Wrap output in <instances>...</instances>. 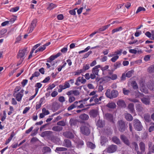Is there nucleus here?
<instances>
[{
  "label": "nucleus",
  "instance_id": "1",
  "mask_svg": "<svg viewBox=\"0 0 154 154\" xmlns=\"http://www.w3.org/2000/svg\"><path fill=\"white\" fill-rule=\"evenodd\" d=\"M89 125L88 123H84L80 127L81 132L83 134L88 135L90 133Z\"/></svg>",
  "mask_w": 154,
  "mask_h": 154
},
{
  "label": "nucleus",
  "instance_id": "2",
  "mask_svg": "<svg viewBox=\"0 0 154 154\" xmlns=\"http://www.w3.org/2000/svg\"><path fill=\"white\" fill-rule=\"evenodd\" d=\"M85 107L83 104H79L77 101H75L73 104L69 106L67 108L68 111L71 110L74 108H77V109H81Z\"/></svg>",
  "mask_w": 154,
  "mask_h": 154
},
{
  "label": "nucleus",
  "instance_id": "3",
  "mask_svg": "<svg viewBox=\"0 0 154 154\" xmlns=\"http://www.w3.org/2000/svg\"><path fill=\"white\" fill-rule=\"evenodd\" d=\"M26 48L19 50L17 56L18 59H20L21 63L23 61L25 57V54L27 53Z\"/></svg>",
  "mask_w": 154,
  "mask_h": 154
},
{
  "label": "nucleus",
  "instance_id": "4",
  "mask_svg": "<svg viewBox=\"0 0 154 154\" xmlns=\"http://www.w3.org/2000/svg\"><path fill=\"white\" fill-rule=\"evenodd\" d=\"M118 128L119 130L121 132L125 131L126 127L124 122L122 120H119L118 122Z\"/></svg>",
  "mask_w": 154,
  "mask_h": 154
},
{
  "label": "nucleus",
  "instance_id": "5",
  "mask_svg": "<svg viewBox=\"0 0 154 154\" xmlns=\"http://www.w3.org/2000/svg\"><path fill=\"white\" fill-rule=\"evenodd\" d=\"M134 126L136 130L138 131L142 130L143 126L140 122L138 119H135L134 120Z\"/></svg>",
  "mask_w": 154,
  "mask_h": 154
},
{
  "label": "nucleus",
  "instance_id": "6",
  "mask_svg": "<svg viewBox=\"0 0 154 154\" xmlns=\"http://www.w3.org/2000/svg\"><path fill=\"white\" fill-rule=\"evenodd\" d=\"M98 95H95L91 97L89 100V102L90 103H92L93 101H94L95 103L90 104H88V106H94L96 104H98Z\"/></svg>",
  "mask_w": 154,
  "mask_h": 154
},
{
  "label": "nucleus",
  "instance_id": "7",
  "mask_svg": "<svg viewBox=\"0 0 154 154\" xmlns=\"http://www.w3.org/2000/svg\"><path fill=\"white\" fill-rule=\"evenodd\" d=\"M117 149L116 146L112 145L107 149V151L108 153H113L116 151Z\"/></svg>",
  "mask_w": 154,
  "mask_h": 154
},
{
  "label": "nucleus",
  "instance_id": "8",
  "mask_svg": "<svg viewBox=\"0 0 154 154\" xmlns=\"http://www.w3.org/2000/svg\"><path fill=\"white\" fill-rule=\"evenodd\" d=\"M63 134L65 137L70 139H72L74 137L73 134L70 131L65 132L63 133Z\"/></svg>",
  "mask_w": 154,
  "mask_h": 154
},
{
  "label": "nucleus",
  "instance_id": "9",
  "mask_svg": "<svg viewBox=\"0 0 154 154\" xmlns=\"http://www.w3.org/2000/svg\"><path fill=\"white\" fill-rule=\"evenodd\" d=\"M63 145L67 147H72L71 141L68 139H65L63 142Z\"/></svg>",
  "mask_w": 154,
  "mask_h": 154
},
{
  "label": "nucleus",
  "instance_id": "10",
  "mask_svg": "<svg viewBox=\"0 0 154 154\" xmlns=\"http://www.w3.org/2000/svg\"><path fill=\"white\" fill-rule=\"evenodd\" d=\"M100 67V65H98L94 66L92 69V73H94L96 75H98V72L99 71V70L98 69Z\"/></svg>",
  "mask_w": 154,
  "mask_h": 154
},
{
  "label": "nucleus",
  "instance_id": "11",
  "mask_svg": "<svg viewBox=\"0 0 154 154\" xmlns=\"http://www.w3.org/2000/svg\"><path fill=\"white\" fill-rule=\"evenodd\" d=\"M117 105L119 106L125 108L126 107V105L125 101L122 100H119L117 103Z\"/></svg>",
  "mask_w": 154,
  "mask_h": 154
},
{
  "label": "nucleus",
  "instance_id": "12",
  "mask_svg": "<svg viewBox=\"0 0 154 154\" xmlns=\"http://www.w3.org/2000/svg\"><path fill=\"white\" fill-rule=\"evenodd\" d=\"M53 133V132L51 131H46L42 132L41 134L42 137H44L50 136Z\"/></svg>",
  "mask_w": 154,
  "mask_h": 154
},
{
  "label": "nucleus",
  "instance_id": "13",
  "mask_svg": "<svg viewBox=\"0 0 154 154\" xmlns=\"http://www.w3.org/2000/svg\"><path fill=\"white\" fill-rule=\"evenodd\" d=\"M121 139L126 145H129L130 143L127 138L124 135H121L120 137Z\"/></svg>",
  "mask_w": 154,
  "mask_h": 154
},
{
  "label": "nucleus",
  "instance_id": "14",
  "mask_svg": "<svg viewBox=\"0 0 154 154\" xmlns=\"http://www.w3.org/2000/svg\"><path fill=\"white\" fill-rule=\"evenodd\" d=\"M52 130L55 131L59 132L62 130L63 127L59 126H55L53 127Z\"/></svg>",
  "mask_w": 154,
  "mask_h": 154
},
{
  "label": "nucleus",
  "instance_id": "15",
  "mask_svg": "<svg viewBox=\"0 0 154 154\" xmlns=\"http://www.w3.org/2000/svg\"><path fill=\"white\" fill-rule=\"evenodd\" d=\"M140 149L142 152H144L145 151V145L144 143L141 142L139 144Z\"/></svg>",
  "mask_w": 154,
  "mask_h": 154
},
{
  "label": "nucleus",
  "instance_id": "16",
  "mask_svg": "<svg viewBox=\"0 0 154 154\" xmlns=\"http://www.w3.org/2000/svg\"><path fill=\"white\" fill-rule=\"evenodd\" d=\"M118 91L115 90H113L111 91V99L117 97L118 95Z\"/></svg>",
  "mask_w": 154,
  "mask_h": 154
},
{
  "label": "nucleus",
  "instance_id": "17",
  "mask_svg": "<svg viewBox=\"0 0 154 154\" xmlns=\"http://www.w3.org/2000/svg\"><path fill=\"white\" fill-rule=\"evenodd\" d=\"M15 135L14 132L13 131L11 133L10 136V137L6 140L5 143V145H7L8 144L10 141L11 140L13 137Z\"/></svg>",
  "mask_w": 154,
  "mask_h": 154
},
{
  "label": "nucleus",
  "instance_id": "18",
  "mask_svg": "<svg viewBox=\"0 0 154 154\" xmlns=\"http://www.w3.org/2000/svg\"><path fill=\"white\" fill-rule=\"evenodd\" d=\"M142 102L146 105L149 104L150 103V99L149 97H143L141 99Z\"/></svg>",
  "mask_w": 154,
  "mask_h": 154
},
{
  "label": "nucleus",
  "instance_id": "19",
  "mask_svg": "<svg viewBox=\"0 0 154 154\" xmlns=\"http://www.w3.org/2000/svg\"><path fill=\"white\" fill-rule=\"evenodd\" d=\"M104 117L105 119L110 121H112L113 120V116L112 114L109 113L105 114Z\"/></svg>",
  "mask_w": 154,
  "mask_h": 154
},
{
  "label": "nucleus",
  "instance_id": "20",
  "mask_svg": "<svg viewBox=\"0 0 154 154\" xmlns=\"http://www.w3.org/2000/svg\"><path fill=\"white\" fill-rule=\"evenodd\" d=\"M106 106L111 109H114L116 106V104L113 102H109L106 105Z\"/></svg>",
  "mask_w": 154,
  "mask_h": 154
},
{
  "label": "nucleus",
  "instance_id": "21",
  "mask_svg": "<svg viewBox=\"0 0 154 154\" xmlns=\"http://www.w3.org/2000/svg\"><path fill=\"white\" fill-rule=\"evenodd\" d=\"M79 118L83 120H87L88 119L89 116L88 115L85 114L81 115L79 117Z\"/></svg>",
  "mask_w": 154,
  "mask_h": 154
},
{
  "label": "nucleus",
  "instance_id": "22",
  "mask_svg": "<svg viewBox=\"0 0 154 154\" xmlns=\"http://www.w3.org/2000/svg\"><path fill=\"white\" fill-rule=\"evenodd\" d=\"M134 104L132 103H129L128 106V109L131 112H133L134 111Z\"/></svg>",
  "mask_w": 154,
  "mask_h": 154
},
{
  "label": "nucleus",
  "instance_id": "23",
  "mask_svg": "<svg viewBox=\"0 0 154 154\" xmlns=\"http://www.w3.org/2000/svg\"><path fill=\"white\" fill-rule=\"evenodd\" d=\"M36 22L37 21L35 20H34L32 21L31 25L33 26V27L31 28L30 30H29V33L31 32L35 27Z\"/></svg>",
  "mask_w": 154,
  "mask_h": 154
},
{
  "label": "nucleus",
  "instance_id": "24",
  "mask_svg": "<svg viewBox=\"0 0 154 154\" xmlns=\"http://www.w3.org/2000/svg\"><path fill=\"white\" fill-rule=\"evenodd\" d=\"M90 114L93 117H95L98 114V111L96 110H93L90 112Z\"/></svg>",
  "mask_w": 154,
  "mask_h": 154
},
{
  "label": "nucleus",
  "instance_id": "25",
  "mask_svg": "<svg viewBox=\"0 0 154 154\" xmlns=\"http://www.w3.org/2000/svg\"><path fill=\"white\" fill-rule=\"evenodd\" d=\"M125 117L126 119L128 121H131L133 119L132 116L129 113H126L125 114Z\"/></svg>",
  "mask_w": 154,
  "mask_h": 154
},
{
  "label": "nucleus",
  "instance_id": "26",
  "mask_svg": "<svg viewBox=\"0 0 154 154\" xmlns=\"http://www.w3.org/2000/svg\"><path fill=\"white\" fill-rule=\"evenodd\" d=\"M56 7L57 5H56L51 3L49 4V6L47 8V9L50 11Z\"/></svg>",
  "mask_w": 154,
  "mask_h": 154
},
{
  "label": "nucleus",
  "instance_id": "27",
  "mask_svg": "<svg viewBox=\"0 0 154 154\" xmlns=\"http://www.w3.org/2000/svg\"><path fill=\"white\" fill-rule=\"evenodd\" d=\"M140 91L145 93V94H147L148 93V90L145 88V86L143 84L141 85L140 88Z\"/></svg>",
  "mask_w": 154,
  "mask_h": 154
},
{
  "label": "nucleus",
  "instance_id": "28",
  "mask_svg": "<svg viewBox=\"0 0 154 154\" xmlns=\"http://www.w3.org/2000/svg\"><path fill=\"white\" fill-rule=\"evenodd\" d=\"M110 24L102 26L99 29L98 31V32H102L105 30L106 29H107L110 26Z\"/></svg>",
  "mask_w": 154,
  "mask_h": 154
},
{
  "label": "nucleus",
  "instance_id": "29",
  "mask_svg": "<svg viewBox=\"0 0 154 154\" xmlns=\"http://www.w3.org/2000/svg\"><path fill=\"white\" fill-rule=\"evenodd\" d=\"M77 81L81 83L82 84H85L86 82L85 79H84L83 77H79L77 79Z\"/></svg>",
  "mask_w": 154,
  "mask_h": 154
},
{
  "label": "nucleus",
  "instance_id": "30",
  "mask_svg": "<svg viewBox=\"0 0 154 154\" xmlns=\"http://www.w3.org/2000/svg\"><path fill=\"white\" fill-rule=\"evenodd\" d=\"M136 109L137 111L141 112L143 110V107L140 104H137L136 105Z\"/></svg>",
  "mask_w": 154,
  "mask_h": 154
},
{
  "label": "nucleus",
  "instance_id": "31",
  "mask_svg": "<svg viewBox=\"0 0 154 154\" xmlns=\"http://www.w3.org/2000/svg\"><path fill=\"white\" fill-rule=\"evenodd\" d=\"M63 89H65L67 88H69L70 87V86L69 83L67 82H66L63 85H62V86H61Z\"/></svg>",
  "mask_w": 154,
  "mask_h": 154
},
{
  "label": "nucleus",
  "instance_id": "32",
  "mask_svg": "<svg viewBox=\"0 0 154 154\" xmlns=\"http://www.w3.org/2000/svg\"><path fill=\"white\" fill-rule=\"evenodd\" d=\"M108 140L104 136H102L101 137L100 143L102 145H103L105 143H106Z\"/></svg>",
  "mask_w": 154,
  "mask_h": 154
},
{
  "label": "nucleus",
  "instance_id": "33",
  "mask_svg": "<svg viewBox=\"0 0 154 154\" xmlns=\"http://www.w3.org/2000/svg\"><path fill=\"white\" fill-rule=\"evenodd\" d=\"M134 71L133 70H131L128 72L126 74V76L128 78H130L132 75V74L134 73Z\"/></svg>",
  "mask_w": 154,
  "mask_h": 154
},
{
  "label": "nucleus",
  "instance_id": "34",
  "mask_svg": "<svg viewBox=\"0 0 154 154\" xmlns=\"http://www.w3.org/2000/svg\"><path fill=\"white\" fill-rule=\"evenodd\" d=\"M23 96V94H21L20 93H17L16 96V99L18 101H20Z\"/></svg>",
  "mask_w": 154,
  "mask_h": 154
},
{
  "label": "nucleus",
  "instance_id": "35",
  "mask_svg": "<svg viewBox=\"0 0 154 154\" xmlns=\"http://www.w3.org/2000/svg\"><path fill=\"white\" fill-rule=\"evenodd\" d=\"M67 150V149L63 147H57L55 151H66Z\"/></svg>",
  "mask_w": 154,
  "mask_h": 154
},
{
  "label": "nucleus",
  "instance_id": "36",
  "mask_svg": "<svg viewBox=\"0 0 154 154\" xmlns=\"http://www.w3.org/2000/svg\"><path fill=\"white\" fill-rule=\"evenodd\" d=\"M51 149L50 148L47 146L44 147L42 149V152L44 153H46L47 152H51Z\"/></svg>",
  "mask_w": 154,
  "mask_h": 154
},
{
  "label": "nucleus",
  "instance_id": "37",
  "mask_svg": "<svg viewBox=\"0 0 154 154\" xmlns=\"http://www.w3.org/2000/svg\"><path fill=\"white\" fill-rule=\"evenodd\" d=\"M122 29V27L120 26L118 28L113 29L112 31V34H113L116 32L121 31Z\"/></svg>",
  "mask_w": 154,
  "mask_h": 154
},
{
  "label": "nucleus",
  "instance_id": "38",
  "mask_svg": "<svg viewBox=\"0 0 154 154\" xmlns=\"http://www.w3.org/2000/svg\"><path fill=\"white\" fill-rule=\"evenodd\" d=\"M97 126L99 127H102L103 126L104 123L101 120H99L97 123Z\"/></svg>",
  "mask_w": 154,
  "mask_h": 154
},
{
  "label": "nucleus",
  "instance_id": "39",
  "mask_svg": "<svg viewBox=\"0 0 154 154\" xmlns=\"http://www.w3.org/2000/svg\"><path fill=\"white\" fill-rule=\"evenodd\" d=\"M148 88L151 90H154V82H151L150 83H149L148 85Z\"/></svg>",
  "mask_w": 154,
  "mask_h": 154
},
{
  "label": "nucleus",
  "instance_id": "40",
  "mask_svg": "<svg viewBox=\"0 0 154 154\" xmlns=\"http://www.w3.org/2000/svg\"><path fill=\"white\" fill-rule=\"evenodd\" d=\"M88 146L91 149H93L95 147V145L91 142H88L87 143Z\"/></svg>",
  "mask_w": 154,
  "mask_h": 154
},
{
  "label": "nucleus",
  "instance_id": "41",
  "mask_svg": "<svg viewBox=\"0 0 154 154\" xmlns=\"http://www.w3.org/2000/svg\"><path fill=\"white\" fill-rule=\"evenodd\" d=\"M75 100V98L72 96H70L69 97V101L70 103L74 101Z\"/></svg>",
  "mask_w": 154,
  "mask_h": 154
},
{
  "label": "nucleus",
  "instance_id": "42",
  "mask_svg": "<svg viewBox=\"0 0 154 154\" xmlns=\"http://www.w3.org/2000/svg\"><path fill=\"white\" fill-rule=\"evenodd\" d=\"M112 140L116 144H118L120 143L119 140L116 137H113L112 138Z\"/></svg>",
  "mask_w": 154,
  "mask_h": 154
},
{
  "label": "nucleus",
  "instance_id": "43",
  "mask_svg": "<svg viewBox=\"0 0 154 154\" xmlns=\"http://www.w3.org/2000/svg\"><path fill=\"white\" fill-rule=\"evenodd\" d=\"M91 48L90 46H88L84 50L79 51L78 53L79 54H80L86 52L88 51Z\"/></svg>",
  "mask_w": 154,
  "mask_h": 154
},
{
  "label": "nucleus",
  "instance_id": "44",
  "mask_svg": "<svg viewBox=\"0 0 154 154\" xmlns=\"http://www.w3.org/2000/svg\"><path fill=\"white\" fill-rule=\"evenodd\" d=\"M121 65L122 64L120 62H117L114 64V67L115 68V69H116L120 67Z\"/></svg>",
  "mask_w": 154,
  "mask_h": 154
},
{
  "label": "nucleus",
  "instance_id": "45",
  "mask_svg": "<svg viewBox=\"0 0 154 154\" xmlns=\"http://www.w3.org/2000/svg\"><path fill=\"white\" fill-rule=\"evenodd\" d=\"M90 66L89 64H86L84 65L83 66L82 69V70L83 71V72H85L86 70H88L89 69Z\"/></svg>",
  "mask_w": 154,
  "mask_h": 154
},
{
  "label": "nucleus",
  "instance_id": "46",
  "mask_svg": "<svg viewBox=\"0 0 154 154\" xmlns=\"http://www.w3.org/2000/svg\"><path fill=\"white\" fill-rule=\"evenodd\" d=\"M69 122L71 125H74L77 124V121L76 120L72 119L70 120Z\"/></svg>",
  "mask_w": 154,
  "mask_h": 154
},
{
  "label": "nucleus",
  "instance_id": "47",
  "mask_svg": "<svg viewBox=\"0 0 154 154\" xmlns=\"http://www.w3.org/2000/svg\"><path fill=\"white\" fill-rule=\"evenodd\" d=\"M146 11L145 9L143 7H140L137 9V11H136V14H137L139 12L141 11Z\"/></svg>",
  "mask_w": 154,
  "mask_h": 154
},
{
  "label": "nucleus",
  "instance_id": "48",
  "mask_svg": "<svg viewBox=\"0 0 154 154\" xmlns=\"http://www.w3.org/2000/svg\"><path fill=\"white\" fill-rule=\"evenodd\" d=\"M55 58V56H51L49 58V59L47 60V62L51 63L53 60H54Z\"/></svg>",
  "mask_w": 154,
  "mask_h": 154
},
{
  "label": "nucleus",
  "instance_id": "49",
  "mask_svg": "<svg viewBox=\"0 0 154 154\" xmlns=\"http://www.w3.org/2000/svg\"><path fill=\"white\" fill-rule=\"evenodd\" d=\"M123 92L125 95H128L130 92V90L126 89L125 88L123 89Z\"/></svg>",
  "mask_w": 154,
  "mask_h": 154
},
{
  "label": "nucleus",
  "instance_id": "50",
  "mask_svg": "<svg viewBox=\"0 0 154 154\" xmlns=\"http://www.w3.org/2000/svg\"><path fill=\"white\" fill-rule=\"evenodd\" d=\"M109 78L111 79L112 80H114L117 79V75L115 74H112L111 76H109L108 77Z\"/></svg>",
  "mask_w": 154,
  "mask_h": 154
},
{
  "label": "nucleus",
  "instance_id": "51",
  "mask_svg": "<svg viewBox=\"0 0 154 154\" xmlns=\"http://www.w3.org/2000/svg\"><path fill=\"white\" fill-rule=\"evenodd\" d=\"M42 113L45 114V115H48L49 114V112L48 110H46L45 108H43L42 109Z\"/></svg>",
  "mask_w": 154,
  "mask_h": 154
},
{
  "label": "nucleus",
  "instance_id": "52",
  "mask_svg": "<svg viewBox=\"0 0 154 154\" xmlns=\"http://www.w3.org/2000/svg\"><path fill=\"white\" fill-rule=\"evenodd\" d=\"M110 89H108L105 93V95L107 97L111 99V95H110Z\"/></svg>",
  "mask_w": 154,
  "mask_h": 154
},
{
  "label": "nucleus",
  "instance_id": "53",
  "mask_svg": "<svg viewBox=\"0 0 154 154\" xmlns=\"http://www.w3.org/2000/svg\"><path fill=\"white\" fill-rule=\"evenodd\" d=\"M119 57L118 55H116L112 57L111 59V61L113 62H115L119 58Z\"/></svg>",
  "mask_w": 154,
  "mask_h": 154
},
{
  "label": "nucleus",
  "instance_id": "54",
  "mask_svg": "<svg viewBox=\"0 0 154 154\" xmlns=\"http://www.w3.org/2000/svg\"><path fill=\"white\" fill-rule=\"evenodd\" d=\"M122 50H118L114 52V54H113V55H121V54L122 52Z\"/></svg>",
  "mask_w": 154,
  "mask_h": 154
},
{
  "label": "nucleus",
  "instance_id": "55",
  "mask_svg": "<svg viewBox=\"0 0 154 154\" xmlns=\"http://www.w3.org/2000/svg\"><path fill=\"white\" fill-rule=\"evenodd\" d=\"M57 125L61 126H64L66 124L64 122L60 121L57 123Z\"/></svg>",
  "mask_w": 154,
  "mask_h": 154
},
{
  "label": "nucleus",
  "instance_id": "56",
  "mask_svg": "<svg viewBox=\"0 0 154 154\" xmlns=\"http://www.w3.org/2000/svg\"><path fill=\"white\" fill-rule=\"evenodd\" d=\"M92 53V52L91 51H89L87 53L85 54L83 56V58H86L88 57L89 55Z\"/></svg>",
  "mask_w": 154,
  "mask_h": 154
},
{
  "label": "nucleus",
  "instance_id": "57",
  "mask_svg": "<svg viewBox=\"0 0 154 154\" xmlns=\"http://www.w3.org/2000/svg\"><path fill=\"white\" fill-rule=\"evenodd\" d=\"M128 100L134 103H137L139 102V100L135 98H129Z\"/></svg>",
  "mask_w": 154,
  "mask_h": 154
},
{
  "label": "nucleus",
  "instance_id": "58",
  "mask_svg": "<svg viewBox=\"0 0 154 154\" xmlns=\"http://www.w3.org/2000/svg\"><path fill=\"white\" fill-rule=\"evenodd\" d=\"M83 72L82 70V69L77 70L76 72H75V75H79L81 73H83Z\"/></svg>",
  "mask_w": 154,
  "mask_h": 154
},
{
  "label": "nucleus",
  "instance_id": "59",
  "mask_svg": "<svg viewBox=\"0 0 154 154\" xmlns=\"http://www.w3.org/2000/svg\"><path fill=\"white\" fill-rule=\"evenodd\" d=\"M19 9V7H16L12 8L11 10V11L14 12L17 11Z\"/></svg>",
  "mask_w": 154,
  "mask_h": 154
},
{
  "label": "nucleus",
  "instance_id": "60",
  "mask_svg": "<svg viewBox=\"0 0 154 154\" xmlns=\"http://www.w3.org/2000/svg\"><path fill=\"white\" fill-rule=\"evenodd\" d=\"M58 100L61 103H63L65 101V98L63 96H60Z\"/></svg>",
  "mask_w": 154,
  "mask_h": 154
},
{
  "label": "nucleus",
  "instance_id": "61",
  "mask_svg": "<svg viewBox=\"0 0 154 154\" xmlns=\"http://www.w3.org/2000/svg\"><path fill=\"white\" fill-rule=\"evenodd\" d=\"M80 92L77 90H73V94L75 96H77L79 95Z\"/></svg>",
  "mask_w": 154,
  "mask_h": 154
},
{
  "label": "nucleus",
  "instance_id": "62",
  "mask_svg": "<svg viewBox=\"0 0 154 154\" xmlns=\"http://www.w3.org/2000/svg\"><path fill=\"white\" fill-rule=\"evenodd\" d=\"M150 57V56L149 55H146L144 58L145 61H147L149 60Z\"/></svg>",
  "mask_w": 154,
  "mask_h": 154
},
{
  "label": "nucleus",
  "instance_id": "63",
  "mask_svg": "<svg viewBox=\"0 0 154 154\" xmlns=\"http://www.w3.org/2000/svg\"><path fill=\"white\" fill-rule=\"evenodd\" d=\"M58 94V93L57 91H54L51 93V95L52 97H55Z\"/></svg>",
  "mask_w": 154,
  "mask_h": 154
},
{
  "label": "nucleus",
  "instance_id": "64",
  "mask_svg": "<svg viewBox=\"0 0 154 154\" xmlns=\"http://www.w3.org/2000/svg\"><path fill=\"white\" fill-rule=\"evenodd\" d=\"M132 86L133 88L134 89H137L138 88V87L137 85V84L135 82H134L133 83Z\"/></svg>",
  "mask_w": 154,
  "mask_h": 154
}]
</instances>
